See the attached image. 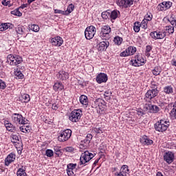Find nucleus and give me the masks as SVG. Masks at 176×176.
I'll use <instances>...</instances> for the list:
<instances>
[{
	"mask_svg": "<svg viewBox=\"0 0 176 176\" xmlns=\"http://www.w3.org/2000/svg\"><path fill=\"white\" fill-rule=\"evenodd\" d=\"M168 123L169 122L168 121L161 120L154 124L155 130L160 133H163V131H166L167 129H168V126H170V124Z\"/></svg>",
	"mask_w": 176,
	"mask_h": 176,
	"instance_id": "1",
	"label": "nucleus"
},
{
	"mask_svg": "<svg viewBox=\"0 0 176 176\" xmlns=\"http://www.w3.org/2000/svg\"><path fill=\"white\" fill-rule=\"evenodd\" d=\"M96 156V154H93L89 151H86L84 153L81 154L80 158V166H82V164H86V163H89L93 157Z\"/></svg>",
	"mask_w": 176,
	"mask_h": 176,
	"instance_id": "2",
	"label": "nucleus"
},
{
	"mask_svg": "<svg viewBox=\"0 0 176 176\" xmlns=\"http://www.w3.org/2000/svg\"><path fill=\"white\" fill-rule=\"evenodd\" d=\"M6 63L10 65H19L23 63V58L20 56L8 55Z\"/></svg>",
	"mask_w": 176,
	"mask_h": 176,
	"instance_id": "3",
	"label": "nucleus"
},
{
	"mask_svg": "<svg viewBox=\"0 0 176 176\" xmlns=\"http://www.w3.org/2000/svg\"><path fill=\"white\" fill-rule=\"evenodd\" d=\"M12 120L15 124H28V120H25V118L20 113H13L12 116Z\"/></svg>",
	"mask_w": 176,
	"mask_h": 176,
	"instance_id": "4",
	"label": "nucleus"
},
{
	"mask_svg": "<svg viewBox=\"0 0 176 176\" xmlns=\"http://www.w3.org/2000/svg\"><path fill=\"white\" fill-rule=\"evenodd\" d=\"M71 135H72V131H71V129H65V131H61L59 133L58 140L60 142H65V141H68V140L71 138Z\"/></svg>",
	"mask_w": 176,
	"mask_h": 176,
	"instance_id": "5",
	"label": "nucleus"
},
{
	"mask_svg": "<svg viewBox=\"0 0 176 176\" xmlns=\"http://www.w3.org/2000/svg\"><path fill=\"white\" fill-rule=\"evenodd\" d=\"M96 32H97V30L96 27L91 25L87 27L85 31V36L86 39L90 41V39H93L94 38V35H96Z\"/></svg>",
	"mask_w": 176,
	"mask_h": 176,
	"instance_id": "6",
	"label": "nucleus"
},
{
	"mask_svg": "<svg viewBox=\"0 0 176 176\" xmlns=\"http://www.w3.org/2000/svg\"><path fill=\"white\" fill-rule=\"evenodd\" d=\"M146 63V60L145 58L142 57V55H136L135 56V60H131V64L133 67H141L142 64H145Z\"/></svg>",
	"mask_w": 176,
	"mask_h": 176,
	"instance_id": "7",
	"label": "nucleus"
},
{
	"mask_svg": "<svg viewBox=\"0 0 176 176\" xmlns=\"http://www.w3.org/2000/svg\"><path fill=\"white\" fill-rule=\"evenodd\" d=\"M159 94V91L157 90V87H151V89L147 91L145 94L146 100H152L155 98V97H157Z\"/></svg>",
	"mask_w": 176,
	"mask_h": 176,
	"instance_id": "8",
	"label": "nucleus"
},
{
	"mask_svg": "<svg viewBox=\"0 0 176 176\" xmlns=\"http://www.w3.org/2000/svg\"><path fill=\"white\" fill-rule=\"evenodd\" d=\"M111 33V27L109 25H104L101 28V32L99 34L102 39H109V34Z\"/></svg>",
	"mask_w": 176,
	"mask_h": 176,
	"instance_id": "9",
	"label": "nucleus"
},
{
	"mask_svg": "<svg viewBox=\"0 0 176 176\" xmlns=\"http://www.w3.org/2000/svg\"><path fill=\"white\" fill-rule=\"evenodd\" d=\"M82 111L78 109V110H74L69 115V119L71 120V122H79V120L82 117Z\"/></svg>",
	"mask_w": 176,
	"mask_h": 176,
	"instance_id": "10",
	"label": "nucleus"
},
{
	"mask_svg": "<svg viewBox=\"0 0 176 176\" xmlns=\"http://www.w3.org/2000/svg\"><path fill=\"white\" fill-rule=\"evenodd\" d=\"M174 159H175V153L173 151H167L164 154V160L168 164H171L173 162H174Z\"/></svg>",
	"mask_w": 176,
	"mask_h": 176,
	"instance_id": "11",
	"label": "nucleus"
},
{
	"mask_svg": "<svg viewBox=\"0 0 176 176\" xmlns=\"http://www.w3.org/2000/svg\"><path fill=\"white\" fill-rule=\"evenodd\" d=\"M105 104L107 103L104 100L98 98L92 103L91 108H99V109H102L103 107H105Z\"/></svg>",
	"mask_w": 176,
	"mask_h": 176,
	"instance_id": "12",
	"label": "nucleus"
},
{
	"mask_svg": "<svg viewBox=\"0 0 176 176\" xmlns=\"http://www.w3.org/2000/svg\"><path fill=\"white\" fill-rule=\"evenodd\" d=\"M104 40V41H101L97 45L98 52H104V50H107L109 46V41L108 39Z\"/></svg>",
	"mask_w": 176,
	"mask_h": 176,
	"instance_id": "13",
	"label": "nucleus"
},
{
	"mask_svg": "<svg viewBox=\"0 0 176 176\" xmlns=\"http://www.w3.org/2000/svg\"><path fill=\"white\" fill-rule=\"evenodd\" d=\"M129 171H130V169H129V166L127 165H123L120 172H116L114 173L115 176H127V174H129Z\"/></svg>",
	"mask_w": 176,
	"mask_h": 176,
	"instance_id": "14",
	"label": "nucleus"
},
{
	"mask_svg": "<svg viewBox=\"0 0 176 176\" xmlns=\"http://www.w3.org/2000/svg\"><path fill=\"white\" fill-rule=\"evenodd\" d=\"M76 164H69L67 166V173L68 176H76V174L74 173V171L76 169Z\"/></svg>",
	"mask_w": 176,
	"mask_h": 176,
	"instance_id": "15",
	"label": "nucleus"
},
{
	"mask_svg": "<svg viewBox=\"0 0 176 176\" xmlns=\"http://www.w3.org/2000/svg\"><path fill=\"white\" fill-rule=\"evenodd\" d=\"M97 83H105L108 80V76L104 73H100L96 78Z\"/></svg>",
	"mask_w": 176,
	"mask_h": 176,
	"instance_id": "16",
	"label": "nucleus"
},
{
	"mask_svg": "<svg viewBox=\"0 0 176 176\" xmlns=\"http://www.w3.org/2000/svg\"><path fill=\"white\" fill-rule=\"evenodd\" d=\"M56 77L58 79H60V80H67V79L69 78V74L64 70H60L56 74Z\"/></svg>",
	"mask_w": 176,
	"mask_h": 176,
	"instance_id": "17",
	"label": "nucleus"
},
{
	"mask_svg": "<svg viewBox=\"0 0 176 176\" xmlns=\"http://www.w3.org/2000/svg\"><path fill=\"white\" fill-rule=\"evenodd\" d=\"M63 42L64 41H63V38L60 36L54 37L51 39V43L53 45V46L60 47L61 45H63Z\"/></svg>",
	"mask_w": 176,
	"mask_h": 176,
	"instance_id": "18",
	"label": "nucleus"
},
{
	"mask_svg": "<svg viewBox=\"0 0 176 176\" xmlns=\"http://www.w3.org/2000/svg\"><path fill=\"white\" fill-rule=\"evenodd\" d=\"M16 160V154L10 153L5 159V166H9L10 163H13Z\"/></svg>",
	"mask_w": 176,
	"mask_h": 176,
	"instance_id": "19",
	"label": "nucleus"
},
{
	"mask_svg": "<svg viewBox=\"0 0 176 176\" xmlns=\"http://www.w3.org/2000/svg\"><path fill=\"white\" fill-rule=\"evenodd\" d=\"M159 8L160 10H167L168 9H170L171 6H173V3L171 1H163L162 3L159 4Z\"/></svg>",
	"mask_w": 176,
	"mask_h": 176,
	"instance_id": "20",
	"label": "nucleus"
},
{
	"mask_svg": "<svg viewBox=\"0 0 176 176\" xmlns=\"http://www.w3.org/2000/svg\"><path fill=\"white\" fill-rule=\"evenodd\" d=\"M140 142L142 145H152L153 144V140H151L148 136L143 135L142 138H140Z\"/></svg>",
	"mask_w": 176,
	"mask_h": 176,
	"instance_id": "21",
	"label": "nucleus"
},
{
	"mask_svg": "<svg viewBox=\"0 0 176 176\" xmlns=\"http://www.w3.org/2000/svg\"><path fill=\"white\" fill-rule=\"evenodd\" d=\"M4 124L8 131H10L11 133H14V131H16V126H14L13 124L9 122V121H6Z\"/></svg>",
	"mask_w": 176,
	"mask_h": 176,
	"instance_id": "22",
	"label": "nucleus"
},
{
	"mask_svg": "<svg viewBox=\"0 0 176 176\" xmlns=\"http://www.w3.org/2000/svg\"><path fill=\"white\" fill-rule=\"evenodd\" d=\"M120 16V12H119V10H114L111 11L110 12L111 21H112V20H116L118 17H119Z\"/></svg>",
	"mask_w": 176,
	"mask_h": 176,
	"instance_id": "23",
	"label": "nucleus"
},
{
	"mask_svg": "<svg viewBox=\"0 0 176 176\" xmlns=\"http://www.w3.org/2000/svg\"><path fill=\"white\" fill-rule=\"evenodd\" d=\"M53 89L54 91H61V90H64V85L61 82H55Z\"/></svg>",
	"mask_w": 176,
	"mask_h": 176,
	"instance_id": "24",
	"label": "nucleus"
},
{
	"mask_svg": "<svg viewBox=\"0 0 176 176\" xmlns=\"http://www.w3.org/2000/svg\"><path fill=\"white\" fill-rule=\"evenodd\" d=\"M160 111V108L156 104H150V111L149 113H157Z\"/></svg>",
	"mask_w": 176,
	"mask_h": 176,
	"instance_id": "25",
	"label": "nucleus"
},
{
	"mask_svg": "<svg viewBox=\"0 0 176 176\" xmlns=\"http://www.w3.org/2000/svg\"><path fill=\"white\" fill-rule=\"evenodd\" d=\"M80 102L82 105H89V98L85 95H81L80 96Z\"/></svg>",
	"mask_w": 176,
	"mask_h": 176,
	"instance_id": "26",
	"label": "nucleus"
},
{
	"mask_svg": "<svg viewBox=\"0 0 176 176\" xmlns=\"http://www.w3.org/2000/svg\"><path fill=\"white\" fill-rule=\"evenodd\" d=\"M92 138H93V135L88 133L85 139L81 141V144H85L86 145H89Z\"/></svg>",
	"mask_w": 176,
	"mask_h": 176,
	"instance_id": "27",
	"label": "nucleus"
},
{
	"mask_svg": "<svg viewBox=\"0 0 176 176\" xmlns=\"http://www.w3.org/2000/svg\"><path fill=\"white\" fill-rule=\"evenodd\" d=\"M74 9H75V6H74V4L72 3L69 4L67 10L65 11L66 12V14H65V16H68V14L72 13V12H74Z\"/></svg>",
	"mask_w": 176,
	"mask_h": 176,
	"instance_id": "28",
	"label": "nucleus"
},
{
	"mask_svg": "<svg viewBox=\"0 0 176 176\" xmlns=\"http://www.w3.org/2000/svg\"><path fill=\"white\" fill-rule=\"evenodd\" d=\"M164 93L166 94H173V93H174L173 87H171V85L166 86L164 88Z\"/></svg>",
	"mask_w": 176,
	"mask_h": 176,
	"instance_id": "29",
	"label": "nucleus"
},
{
	"mask_svg": "<svg viewBox=\"0 0 176 176\" xmlns=\"http://www.w3.org/2000/svg\"><path fill=\"white\" fill-rule=\"evenodd\" d=\"M102 17L104 20L111 19V10H108L102 12Z\"/></svg>",
	"mask_w": 176,
	"mask_h": 176,
	"instance_id": "30",
	"label": "nucleus"
},
{
	"mask_svg": "<svg viewBox=\"0 0 176 176\" xmlns=\"http://www.w3.org/2000/svg\"><path fill=\"white\" fill-rule=\"evenodd\" d=\"M20 100L23 102H30V95L24 94L20 96Z\"/></svg>",
	"mask_w": 176,
	"mask_h": 176,
	"instance_id": "31",
	"label": "nucleus"
},
{
	"mask_svg": "<svg viewBox=\"0 0 176 176\" xmlns=\"http://www.w3.org/2000/svg\"><path fill=\"white\" fill-rule=\"evenodd\" d=\"M153 74L155 75V76H157L158 75H160L162 72V67H155L153 71Z\"/></svg>",
	"mask_w": 176,
	"mask_h": 176,
	"instance_id": "32",
	"label": "nucleus"
},
{
	"mask_svg": "<svg viewBox=\"0 0 176 176\" xmlns=\"http://www.w3.org/2000/svg\"><path fill=\"white\" fill-rule=\"evenodd\" d=\"M151 52H152V45H146L144 51L146 57H151Z\"/></svg>",
	"mask_w": 176,
	"mask_h": 176,
	"instance_id": "33",
	"label": "nucleus"
},
{
	"mask_svg": "<svg viewBox=\"0 0 176 176\" xmlns=\"http://www.w3.org/2000/svg\"><path fill=\"white\" fill-rule=\"evenodd\" d=\"M17 176H27V173H25V170L23 168V166L18 169L16 173Z\"/></svg>",
	"mask_w": 176,
	"mask_h": 176,
	"instance_id": "34",
	"label": "nucleus"
},
{
	"mask_svg": "<svg viewBox=\"0 0 176 176\" xmlns=\"http://www.w3.org/2000/svg\"><path fill=\"white\" fill-rule=\"evenodd\" d=\"M11 14H14V16H18V17H21L23 14L20 12V8H16L13 11H11Z\"/></svg>",
	"mask_w": 176,
	"mask_h": 176,
	"instance_id": "35",
	"label": "nucleus"
},
{
	"mask_svg": "<svg viewBox=\"0 0 176 176\" xmlns=\"http://www.w3.org/2000/svg\"><path fill=\"white\" fill-rule=\"evenodd\" d=\"M8 28H10V23H1L0 25V31H6Z\"/></svg>",
	"mask_w": 176,
	"mask_h": 176,
	"instance_id": "36",
	"label": "nucleus"
},
{
	"mask_svg": "<svg viewBox=\"0 0 176 176\" xmlns=\"http://www.w3.org/2000/svg\"><path fill=\"white\" fill-rule=\"evenodd\" d=\"M157 39H163L166 38V32H157Z\"/></svg>",
	"mask_w": 176,
	"mask_h": 176,
	"instance_id": "37",
	"label": "nucleus"
},
{
	"mask_svg": "<svg viewBox=\"0 0 176 176\" xmlns=\"http://www.w3.org/2000/svg\"><path fill=\"white\" fill-rule=\"evenodd\" d=\"M113 42L114 43H116V45H122V42H123V38L120 37L119 36H117L114 38Z\"/></svg>",
	"mask_w": 176,
	"mask_h": 176,
	"instance_id": "38",
	"label": "nucleus"
},
{
	"mask_svg": "<svg viewBox=\"0 0 176 176\" xmlns=\"http://www.w3.org/2000/svg\"><path fill=\"white\" fill-rule=\"evenodd\" d=\"M16 32L19 35H23L24 34V28H23V26L18 25V27L16 28Z\"/></svg>",
	"mask_w": 176,
	"mask_h": 176,
	"instance_id": "39",
	"label": "nucleus"
},
{
	"mask_svg": "<svg viewBox=\"0 0 176 176\" xmlns=\"http://www.w3.org/2000/svg\"><path fill=\"white\" fill-rule=\"evenodd\" d=\"M111 96H112V92L109 90L106 91L104 94V97L105 100H107V101H109V100H111Z\"/></svg>",
	"mask_w": 176,
	"mask_h": 176,
	"instance_id": "40",
	"label": "nucleus"
},
{
	"mask_svg": "<svg viewBox=\"0 0 176 176\" xmlns=\"http://www.w3.org/2000/svg\"><path fill=\"white\" fill-rule=\"evenodd\" d=\"M54 149V153L58 156V157H59V156L63 155V152L61 151V149H60V147L55 146Z\"/></svg>",
	"mask_w": 176,
	"mask_h": 176,
	"instance_id": "41",
	"label": "nucleus"
},
{
	"mask_svg": "<svg viewBox=\"0 0 176 176\" xmlns=\"http://www.w3.org/2000/svg\"><path fill=\"white\" fill-rule=\"evenodd\" d=\"M169 115H170V118L172 120H175V119H176V109H172Z\"/></svg>",
	"mask_w": 176,
	"mask_h": 176,
	"instance_id": "42",
	"label": "nucleus"
},
{
	"mask_svg": "<svg viewBox=\"0 0 176 176\" xmlns=\"http://www.w3.org/2000/svg\"><path fill=\"white\" fill-rule=\"evenodd\" d=\"M140 23L137 21L135 22L134 25H133V30L135 32H140Z\"/></svg>",
	"mask_w": 176,
	"mask_h": 176,
	"instance_id": "43",
	"label": "nucleus"
},
{
	"mask_svg": "<svg viewBox=\"0 0 176 176\" xmlns=\"http://www.w3.org/2000/svg\"><path fill=\"white\" fill-rule=\"evenodd\" d=\"M127 50V52L130 53V56L133 55L135 52H137V48L135 47H129Z\"/></svg>",
	"mask_w": 176,
	"mask_h": 176,
	"instance_id": "44",
	"label": "nucleus"
},
{
	"mask_svg": "<svg viewBox=\"0 0 176 176\" xmlns=\"http://www.w3.org/2000/svg\"><path fill=\"white\" fill-rule=\"evenodd\" d=\"M21 131H22V133H28L30 132V126H22L19 127Z\"/></svg>",
	"mask_w": 176,
	"mask_h": 176,
	"instance_id": "45",
	"label": "nucleus"
},
{
	"mask_svg": "<svg viewBox=\"0 0 176 176\" xmlns=\"http://www.w3.org/2000/svg\"><path fill=\"white\" fill-rule=\"evenodd\" d=\"M14 74L18 79H23L24 78V74H23L20 71L14 72Z\"/></svg>",
	"mask_w": 176,
	"mask_h": 176,
	"instance_id": "46",
	"label": "nucleus"
},
{
	"mask_svg": "<svg viewBox=\"0 0 176 176\" xmlns=\"http://www.w3.org/2000/svg\"><path fill=\"white\" fill-rule=\"evenodd\" d=\"M124 2V8H130V6L133 3V0H125Z\"/></svg>",
	"mask_w": 176,
	"mask_h": 176,
	"instance_id": "47",
	"label": "nucleus"
},
{
	"mask_svg": "<svg viewBox=\"0 0 176 176\" xmlns=\"http://www.w3.org/2000/svg\"><path fill=\"white\" fill-rule=\"evenodd\" d=\"M45 155L47 157H52L54 155V152L52 149H47L45 151Z\"/></svg>",
	"mask_w": 176,
	"mask_h": 176,
	"instance_id": "48",
	"label": "nucleus"
},
{
	"mask_svg": "<svg viewBox=\"0 0 176 176\" xmlns=\"http://www.w3.org/2000/svg\"><path fill=\"white\" fill-rule=\"evenodd\" d=\"M166 31H168V34H174V27L171 25L166 26Z\"/></svg>",
	"mask_w": 176,
	"mask_h": 176,
	"instance_id": "49",
	"label": "nucleus"
},
{
	"mask_svg": "<svg viewBox=\"0 0 176 176\" xmlns=\"http://www.w3.org/2000/svg\"><path fill=\"white\" fill-rule=\"evenodd\" d=\"M30 30L34 32H39V26L38 25H32Z\"/></svg>",
	"mask_w": 176,
	"mask_h": 176,
	"instance_id": "50",
	"label": "nucleus"
},
{
	"mask_svg": "<svg viewBox=\"0 0 176 176\" xmlns=\"http://www.w3.org/2000/svg\"><path fill=\"white\" fill-rule=\"evenodd\" d=\"M17 141H20L19 136H17V135H12V144H17Z\"/></svg>",
	"mask_w": 176,
	"mask_h": 176,
	"instance_id": "51",
	"label": "nucleus"
},
{
	"mask_svg": "<svg viewBox=\"0 0 176 176\" xmlns=\"http://www.w3.org/2000/svg\"><path fill=\"white\" fill-rule=\"evenodd\" d=\"M137 113L138 116H144L146 113L145 112V110H142V109H138L137 110Z\"/></svg>",
	"mask_w": 176,
	"mask_h": 176,
	"instance_id": "52",
	"label": "nucleus"
},
{
	"mask_svg": "<svg viewBox=\"0 0 176 176\" xmlns=\"http://www.w3.org/2000/svg\"><path fill=\"white\" fill-rule=\"evenodd\" d=\"M120 57H127V56H130V52H129V51H127V49H126L125 51L121 52L120 54Z\"/></svg>",
	"mask_w": 176,
	"mask_h": 176,
	"instance_id": "53",
	"label": "nucleus"
},
{
	"mask_svg": "<svg viewBox=\"0 0 176 176\" xmlns=\"http://www.w3.org/2000/svg\"><path fill=\"white\" fill-rule=\"evenodd\" d=\"M159 107H161V108H163L164 105L166 104V102H164V100L162 99V97L159 99V102H158Z\"/></svg>",
	"mask_w": 176,
	"mask_h": 176,
	"instance_id": "54",
	"label": "nucleus"
},
{
	"mask_svg": "<svg viewBox=\"0 0 176 176\" xmlns=\"http://www.w3.org/2000/svg\"><path fill=\"white\" fill-rule=\"evenodd\" d=\"M54 13L55 14H63L64 16H65V14H67V12L65 11H63L61 10H54Z\"/></svg>",
	"mask_w": 176,
	"mask_h": 176,
	"instance_id": "55",
	"label": "nucleus"
},
{
	"mask_svg": "<svg viewBox=\"0 0 176 176\" xmlns=\"http://www.w3.org/2000/svg\"><path fill=\"white\" fill-rule=\"evenodd\" d=\"M0 89H1V90L6 89V83L2 81V80H0Z\"/></svg>",
	"mask_w": 176,
	"mask_h": 176,
	"instance_id": "56",
	"label": "nucleus"
},
{
	"mask_svg": "<svg viewBox=\"0 0 176 176\" xmlns=\"http://www.w3.org/2000/svg\"><path fill=\"white\" fill-rule=\"evenodd\" d=\"M150 36L153 39H157L156 36H157V32H151Z\"/></svg>",
	"mask_w": 176,
	"mask_h": 176,
	"instance_id": "57",
	"label": "nucleus"
},
{
	"mask_svg": "<svg viewBox=\"0 0 176 176\" xmlns=\"http://www.w3.org/2000/svg\"><path fill=\"white\" fill-rule=\"evenodd\" d=\"M151 103H146L144 107V109H145V112L146 111H148V112H150L151 111Z\"/></svg>",
	"mask_w": 176,
	"mask_h": 176,
	"instance_id": "58",
	"label": "nucleus"
},
{
	"mask_svg": "<svg viewBox=\"0 0 176 176\" xmlns=\"http://www.w3.org/2000/svg\"><path fill=\"white\" fill-rule=\"evenodd\" d=\"M126 0H120L118 3V4L119 5V6H122L123 8H124V3H125Z\"/></svg>",
	"mask_w": 176,
	"mask_h": 176,
	"instance_id": "59",
	"label": "nucleus"
},
{
	"mask_svg": "<svg viewBox=\"0 0 176 176\" xmlns=\"http://www.w3.org/2000/svg\"><path fill=\"white\" fill-rule=\"evenodd\" d=\"M152 14H149V15H146V16H145V20H146V21H151V20H152Z\"/></svg>",
	"mask_w": 176,
	"mask_h": 176,
	"instance_id": "60",
	"label": "nucleus"
},
{
	"mask_svg": "<svg viewBox=\"0 0 176 176\" xmlns=\"http://www.w3.org/2000/svg\"><path fill=\"white\" fill-rule=\"evenodd\" d=\"M95 131L97 134H102V129L101 128L95 129Z\"/></svg>",
	"mask_w": 176,
	"mask_h": 176,
	"instance_id": "61",
	"label": "nucleus"
},
{
	"mask_svg": "<svg viewBox=\"0 0 176 176\" xmlns=\"http://www.w3.org/2000/svg\"><path fill=\"white\" fill-rule=\"evenodd\" d=\"M52 108L54 111H57V109H58V106L57 105V104L54 103V104H52Z\"/></svg>",
	"mask_w": 176,
	"mask_h": 176,
	"instance_id": "62",
	"label": "nucleus"
},
{
	"mask_svg": "<svg viewBox=\"0 0 176 176\" xmlns=\"http://www.w3.org/2000/svg\"><path fill=\"white\" fill-rule=\"evenodd\" d=\"M65 151H66V152H74V148H72V147H66Z\"/></svg>",
	"mask_w": 176,
	"mask_h": 176,
	"instance_id": "63",
	"label": "nucleus"
},
{
	"mask_svg": "<svg viewBox=\"0 0 176 176\" xmlns=\"http://www.w3.org/2000/svg\"><path fill=\"white\" fill-rule=\"evenodd\" d=\"M28 3H25V4H22L20 7H19V9H25V8H28Z\"/></svg>",
	"mask_w": 176,
	"mask_h": 176,
	"instance_id": "64",
	"label": "nucleus"
}]
</instances>
